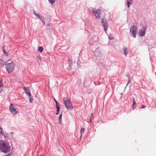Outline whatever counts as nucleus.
<instances>
[{"label": "nucleus", "mask_w": 156, "mask_h": 156, "mask_svg": "<svg viewBox=\"0 0 156 156\" xmlns=\"http://www.w3.org/2000/svg\"><path fill=\"white\" fill-rule=\"evenodd\" d=\"M10 149L11 147L8 143L0 140V151L6 154L9 152Z\"/></svg>", "instance_id": "obj_1"}, {"label": "nucleus", "mask_w": 156, "mask_h": 156, "mask_svg": "<svg viewBox=\"0 0 156 156\" xmlns=\"http://www.w3.org/2000/svg\"><path fill=\"white\" fill-rule=\"evenodd\" d=\"M6 70L9 73L12 72L15 69V64L14 62L8 60L5 64Z\"/></svg>", "instance_id": "obj_2"}, {"label": "nucleus", "mask_w": 156, "mask_h": 156, "mask_svg": "<svg viewBox=\"0 0 156 156\" xmlns=\"http://www.w3.org/2000/svg\"><path fill=\"white\" fill-rule=\"evenodd\" d=\"M63 101L67 109L69 110L73 109V107L71 103L70 99L67 97H64L63 98Z\"/></svg>", "instance_id": "obj_3"}, {"label": "nucleus", "mask_w": 156, "mask_h": 156, "mask_svg": "<svg viewBox=\"0 0 156 156\" xmlns=\"http://www.w3.org/2000/svg\"><path fill=\"white\" fill-rule=\"evenodd\" d=\"M137 31V27L135 26H133L131 28L130 32L132 33V36L134 38L136 37V35Z\"/></svg>", "instance_id": "obj_4"}, {"label": "nucleus", "mask_w": 156, "mask_h": 156, "mask_svg": "<svg viewBox=\"0 0 156 156\" xmlns=\"http://www.w3.org/2000/svg\"><path fill=\"white\" fill-rule=\"evenodd\" d=\"M9 109L10 111L14 115L17 114L19 112L18 109L15 107V106L12 104H10L9 107Z\"/></svg>", "instance_id": "obj_5"}, {"label": "nucleus", "mask_w": 156, "mask_h": 156, "mask_svg": "<svg viewBox=\"0 0 156 156\" xmlns=\"http://www.w3.org/2000/svg\"><path fill=\"white\" fill-rule=\"evenodd\" d=\"M101 20L102 27L104 28V30L106 32L108 30V23L106 19L105 20L104 19L101 18Z\"/></svg>", "instance_id": "obj_6"}, {"label": "nucleus", "mask_w": 156, "mask_h": 156, "mask_svg": "<svg viewBox=\"0 0 156 156\" xmlns=\"http://www.w3.org/2000/svg\"><path fill=\"white\" fill-rule=\"evenodd\" d=\"M93 14L97 18L99 19L100 18V15L101 14V12L100 10H92Z\"/></svg>", "instance_id": "obj_7"}, {"label": "nucleus", "mask_w": 156, "mask_h": 156, "mask_svg": "<svg viewBox=\"0 0 156 156\" xmlns=\"http://www.w3.org/2000/svg\"><path fill=\"white\" fill-rule=\"evenodd\" d=\"M146 30L145 27H142V28L139 30L138 34L141 37H144L145 34V31Z\"/></svg>", "instance_id": "obj_8"}, {"label": "nucleus", "mask_w": 156, "mask_h": 156, "mask_svg": "<svg viewBox=\"0 0 156 156\" xmlns=\"http://www.w3.org/2000/svg\"><path fill=\"white\" fill-rule=\"evenodd\" d=\"M24 90V91L27 94L28 97H30L31 96V93L28 87H24L23 88Z\"/></svg>", "instance_id": "obj_9"}, {"label": "nucleus", "mask_w": 156, "mask_h": 156, "mask_svg": "<svg viewBox=\"0 0 156 156\" xmlns=\"http://www.w3.org/2000/svg\"><path fill=\"white\" fill-rule=\"evenodd\" d=\"M33 13L37 18L41 20L44 18L41 14H37L35 11H33Z\"/></svg>", "instance_id": "obj_10"}, {"label": "nucleus", "mask_w": 156, "mask_h": 156, "mask_svg": "<svg viewBox=\"0 0 156 156\" xmlns=\"http://www.w3.org/2000/svg\"><path fill=\"white\" fill-rule=\"evenodd\" d=\"M127 7L129 8L130 5L133 3V0H126Z\"/></svg>", "instance_id": "obj_11"}, {"label": "nucleus", "mask_w": 156, "mask_h": 156, "mask_svg": "<svg viewBox=\"0 0 156 156\" xmlns=\"http://www.w3.org/2000/svg\"><path fill=\"white\" fill-rule=\"evenodd\" d=\"M123 51L124 53V55L126 56L127 55L128 50L126 48L124 47L123 48Z\"/></svg>", "instance_id": "obj_12"}, {"label": "nucleus", "mask_w": 156, "mask_h": 156, "mask_svg": "<svg viewBox=\"0 0 156 156\" xmlns=\"http://www.w3.org/2000/svg\"><path fill=\"white\" fill-rule=\"evenodd\" d=\"M133 104L132 105V108L133 109H134L136 107V103L135 101V100L134 98H133Z\"/></svg>", "instance_id": "obj_13"}, {"label": "nucleus", "mask_w": 156, "mask_h": 156, "mask_svg": "<svg viewBox=\"0 0 156 156\" xmlns=\"http://www.w3.org/2000/svg\"><path fill=\"white\" fill-rule=\"evenodd\" d=\"M5 137H7L8 136V135L7 133L4 132V131H2V133H1Z\"/></svg>", "instance_id": "obj_14"}, {"label": "nucleus", "mask_w": 156, "mask_h": 156, "mask_svg": "<svg viewBox=\"0 0 156 156\" xmlns=\"http://www.w3.org/2000/svg\"><path fill=\"white\" fill-rule=\"evenodd\" d=\"M56 107L57 109V111L56 113V115H58L59 114V112L60 111V108L59 106H56Z\"/></svg>", "instance_id": "obj_15"}, {"label": "nucleus", "mask_w": 156, "mask_h": 156, "mask_svg": "<svg viewBox=\"0 0 156 156\" xmlns=\"http://www.w3.org/2000/svg\"><path fill=\"white\" fill-rule=\"evenodd\" d=\"M4 64V62L2 59H0V66L3 67Z\"/></svg>", "instance_id": "obj_16"}, {"label": "nucleus", "mask_w": 156, "mask_h": 156, "mask_svg": "<svg viewBox=\"0 0 156 156\" xmlns=\"http://www.w3.org/2000/svg\"><path fill=\"white\" fill-rule=\"evenodd\" d=\"M85 128H82L81 129V131H80V133H81V136L80 138L81 137L82 133H83L85 131Z\"/></svg>", "instance_id": "obj_17"}, {"label": "nucleus", "mask_w": 156, "mask_h": 156, "mask_svg": "<svg viewBox=\"0 0 156 156\" xmlns=\"http://www.w3.org/2000/svg\"><path fill=\"white\" fill-rule=\"evenodd\" d=\"M62 114H61L60 115L59 117V123L60 124L61 122L62 121Z\"/></svg>", "instance_id": "obj_18"}, {"label": "nucleus", "mask_w": 156, "mask_h": 156, "mask_svg": "<svg viewBox=\"0 0 156 156\" xmlns=\"http://www.w3.org/2000/svg\"><path fill=\"white\" fill-rule=\"evenodd\" d=\"M38 50L41 52H42L43 51V48L42 47H39L38 48Z\"/></svg>", "instance_id": "obj_19"}, {"label": "nucleus", "mask_w": 156, "mask_h": 156, "mask_svg": "<svg viewBox=\"0 0 156 156\" xmlns=\"http://www.w3.org/2000/svg\"><path fill=\"white\" fill-rule=\"evenodd\" d=\"M126 76H127L128 77V81L126 87L128 85V84L130 82V79L129 75H126Z\"/></svg>", "instance_id": "obj_20"}, {"label": "nucleus", "mask_w": 156, "mask_h": 156, "mask_svg": "<svg viewBox=\"0 0 156 156\" xmlns=\"http://www.w3.org/2000/svg\"><path fill=\"white\" fill-rule=\"evenodd\" d=\"M74 66H75L76 68H79V65H78L77 62V64H76V63H75V62H74Z\"/></svg>", "instance_id": "obj_21"}, {"label": "nucleus", "mask_w": 156, "mask_h": 156, "mask_svg": "<svg viewBox=\"0 0 156 156\" xmlns=\"http://www.w3.org/2000/svg\"><path fill=\"white\" fill-rule=\"evenodd\" d=\"M49 2L51 4H53L55 1V0H48Z\"/></svg>", "instance_id": "obj_22"}, {"label": "nucleus", "mask_w": 156, "mask_h": 156, "mask_svg": "<svg viewBox=\"0 0 156 156\" xmlns=\"http://www.w3.org/2000/svg\"><path fill=\"white\" fill-rule=\"evenodd\" d=\"M41 21L42 23L44 24V25H45V23L44 20V18L43 19H41Z\"/></svg>", "instance_id": "obj_23"}, {"label": "nucleus", "mask_w": 156, "mask_h": 156, "mask_svg": "<svg viewBox=\"0 0 156 156\" xmlns=\"http://www.w3.org/2000/svg\"><path fill=\"white\" fill-rule=\"evenodd\" d=\"M29 97L30 99V102L32 103V101H33V99L31 98V94L30 97Z\"/></svg>", "instance_id": "obj_24"}, {"label": "nucleus", "mask_w": 156, "mask_h": 156, "mask_svg": "<svg viewBox=\"0 0 156 156\" xmlns=\"http://www.w3.org/2000/svg\"><path fill=\"white\" fill-rule=\"evenodd\" d=\"M3 53H5V54H6V55L7 56V55H8L7 54V52H6L5 50L4 49H3Z\"/></svg>", "instance_id": "obj_25"}, {"label": "nucleus", "mask_w": 156, "mask_h": 156, "mask_svg": "<svg viewBox=\"0 0 156 156\" xmlns=\"http://www.w3.org/2000/svg\"><path fill=\"white\" fill-rule=\"evenodd\" d=\"M146 106L144 105H142L141 107V108H145Z\"/></svg>", "instance_id": "obj_26"}, {"label": "nucleus", "mask_w": 156, "mask_h": 156, "mask_svg": "<svg viewBox=\"0 0 156 156\" xmlns=\"http://www.w3.org/2000/svg\"><path fill=\"white\" fill-rule=\"evenodd\" d=\"M109 39L111 40H112L114 39L113 37L111 36V37H108Z\"/></svg>", "instance_id": "obj_27"}, {"label": "nucleus", "mask_w": 156, "mask_h": 156, "mask_svg": "<svg viewBox=\"0 0 156 156\" xmlns=\"http://www.w3.org/2000/svg\"><path fill=\"white\" fill-rule=\"evenodd\" d=\"M3 129L1 127H0V134L1 133H2V131Z\"/></svg>", "instance_id": "obj_28"}, {"label": "nucleus", "mask_w": 156, "mask_h": 156, "mask_svg": "<svg viewBox=\"0 0 156 156\" xmlns=\"http://www.w3.org/2000/svg\"><path fill=\"white\" fill-rule=\"evenodd\" d=\"M2 89H3V87H2V86H0V93L2 91Z\"/></svg>", "instance_id": "obj_29"}, {"label": "nucleus", "mask_w": 156, "mask_h": 156, "mask_svg": "<svg viewBox=\"0 0 156 156\" xmlns=\"http://www.w3.org/2000/svg\"><path fill=\"white\" fill-rule=\"evenodd\" d=\"M93 116H94L93 113H92L91 115H90V118H91V119H92L93 117Z\"/></svg>", "instance_id": "obj_30"}, {"label": "nucleus", "mask_w": 156, "mask_h": 156, "mask_svg": "<svg viewBox=\"0 0 156 156\" xmlns=\"http://www.w3.org/2000/svg\"><path fill=\"white\" fill-rule=\"evenodd\" d=\"M55 103H56V106H59V105H58V102H57V101H56V100H55Z\"/></svg>", "instance_id": "obj_31"}, {"label": "nucleus", "mask_w": 156, "mask_h": 156, "mask_svg": "<svg viewBox=\"0 0 156 156\" xmlns=\"http://www.w3.org/2000/svg\"><path fill=\"white\" fill-rule=\"evenodd\" d=\"M71 64H69V67L68 68V69H71Z\"/></svg>", "instance_id": "obj_32"}, {"label": "nucleus", "mask_w": 156, "mask_h": 156, "mask_svg": "<svg viewBox=\"0 0 156 156\" xmlns=\"http://www.w3.org/2000/svg\"><path fill=\"white\" fill-rule=\"evenodd\" d=\"M2 84L1 83V81L0 80V86H2Z\"/></svg>", "instance_id": "obj_33"}, {"label": "nucleus", "mask_w": 156, "mask_h": 156, "mask_svg": "<svg viewBox=\"0 0 156 156\" xmlns=\"http://www.w3.org/2000/svg\"><path fill=\"white\" fill-rule=\"evenodd\" d=\"M5 156H10V154H8L5 155Z\"/></svg>", "instance_id": "obj_34"}, {"label": "nucleus", "mask_w": 156, "mask_h": 156, "mask_svg": "<svg viewBox=\"0 0 156 156\" xmlns=\"http://www.w3.org/2000/svg\"><path fill=\"white\" fill-rule=\"evenodd\" d=\"M10 133L11 134H14V132H10Z\"/></svg>", "instance_id": "obj_35"}, {"label": "nucleus", "mask_w": 156, "mask_h": 156, "mask_svg": "<svg viewBox=\"0 0 156 156\" xmlns=\"http://www.w3.org/2000/svg\"><path fill=\"white\" fill-rule=\"evenodd\" d=\"M91 119V118H90V122H91V119Z\"/></svg>", "instance_id": "obj_36"}, {"label": "nucleus", "mask_w": 156, "mask_h": 156, "mask_svg": "<svg viewBox=\"0 0 156 156\" xmlns=\"http://www.w3.org/2000/svg\"><path fill=\"white\" fill-rule=\"evenodd\" d=\"M155 74L156 75V72L155 73Z\"/></svg>", "instance_id": "obj_37"}]
</instances>
